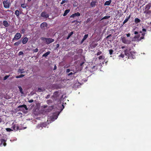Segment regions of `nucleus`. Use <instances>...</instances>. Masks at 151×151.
<instances>
[{"mask_svg":"<svg viewBox=\"0 0 151 151\" xmlns=\"http://www.w3.org/2000/svg\"><path fill=\"white\" fill-rule=\"evenodd\" d=\"M134 52H129V56L130 57H132V58H134L135 57L134 56Z\"/></svg>","mask_w":151,"mask_h":151,"instance_id":"obj_17","label":"nucleus"},{"mask_svg":"<svg viewBox=\"0 0 151 151\" xmlns=\"http://www.w3.org/2000/svg\"><path fill=\"white\" fill-rule=\"evenodd\" d=\"M6 130L7 132H10L11 131H13V130L10 128H7L6 129Z\"/></svg>","mask_w":151,"mask_h":151,"instance_id":"obj_37","label":"nucleus"},{"mask_svg":"<svg viewBox=\"0 0 151 151\" xmlns=\"http://www.w3.org/2000/svg\"><path fill=\"white\" fill-rule=\"evenodd\" d=\"M41 40L45 42V43L47 44H49L54 41V39L50 38H45L42 37L41 38Z\"/></svg>","mask_w":151,"mask_h":151,"instance_id":"obj_1","label":"nucleus"},{"mask_svg":"<svg viewBox=\"0 0 151 151\" xmlns=\"http://www.w3.org/2000/svg\"><path fill=\"white\" fill-rule=\"evenodd\" d=\"M142 31L143 32H146V29L145 28H143L142 29Z\"/></svg>","mask_w":151,"mask_h":151,"instance_id":"obj_57","label":"nucleus"},{"mask_svg":"<svg viewBox=\"0 0 151 151\" xmlns=\"http://www.w3.org/2000/svg\"><path fill=\"white\" fill-rule=\"evenodd\" d=\"M140 35L139 34L135 36L134 37V38L138 39L140 37Z\"/></svg>","mask_w":151,"mask_h":151,"instance_id":"obj_36","label":"nucleus"},{"mask_svg":"<svg viewBox=\"0 0 151 151\" xmlns=\"http://www.w3.org/2000/svg\"><path fill=\"white\" fill-rule=\"evenodd\" d=\"M88 35L86 34V35H85L84 36L83 39L85 40L87 39V38L88 37Z\"/></svg>","mask_w":151,"mask_h":151,"instance_id":"obj_38","label":"nucleus"},{"mask_svg":"<svg viewBox=\"0 0 151 151\" xmlns=\"http://www.w3.org/2000/svg\"><path fill=\"white\" fill-rule=\"evenodd\" d=\"M140 20L138 18H136L134 19V22L136 24H137L140 22Z\"/></svg>","mask_w":151,"mask_h":151,"instance_id":"obj_19","label":"nucleus"},{"mask_svg":"<svg viewBox=\"0 0 151 151\" xmlns=\"http://www.w3.org/2000/svg\"><path fill=\"white\" fill-rule=\"evenodd\" d=\"M18 72L20 73H25L23 69H19L18 71Z\"/></svg>","mask_w":151,"mask_h":151,"instance_id":"obj_21","label":"nucleus"},{"mask_svg":"<svg viewBox=\"0 0 151 151\" xmlns=\"http://www.w3.org/2000/svg\"><path fill=\"white\" fill-rule=\"evenodd\" d=\"M47 26V24L46 22H44L42 23L40 25L41 27L42 28H44L45 27H46Z\"/></svg>","mask_w":151,"mask_h":151,"instance_id":"obj_9","label":"nucleus"},{"mask_svg":"<svg viewBox=\"0 0 151 151\" xmlns=\"http://www.w3.org/2000/svg\"><path fill=\"white\" fill-rule=\"evenodd\" d=\"M138 32H137V31H135L134 32V34L135 35H137V34H138Z\"/></svg>","mask_w":151,"mask_h":151,"instance_id":"obj_59","label":"nucleus"},{"mask_svg":"<svg viewBox=\"0 0 151 151\" xmlns=\"http://www.w3.org/2000/svg\"><path fill=\"white\" fill-rule=\"evenodd\" d=\"M21 43V41H19L15 42L14 45L15 46H18Z\"/></svg>","mask_w":151,"mask_h":151,"instance_id":"obj_24","label":"nucleus"},{"mask_svg":"<svg viewBox=\"0 0 151 151\" xmlns=\"http://www.w3.org/2000/svg\"><path fill=\"white\" fill-rule=\"evenodd\" d=\"M122 42L126 44H129L130 41L125 37L122 38Z\"/></svg>","mask_w":151,"mask_h":151,"instance_id":"obj_5","label":"nucleus"},{"mask_svg":"<svg viewBox=\"0 0 151 151\" xmlns=\"http://www.w3.org/2000/svg\"><path fill=\"white\" fill-rule=\"evenodd\" d=\"M37 128H38L39 129H42V126H41V124H38L37 126Z\"/></svg>","mask_w":151,"mask_h":151,"instance_id":"obj_31","label":"nucleus"},{"mask_svg":"<svg viewBox=\"0 0 151 151\" xmlns=\"http://www.w3.org/2000/svg\"><path fill=\"white\" fill-rule=\"evenodd\" d=\"M47 106L46 105H44L43 106L44 108H47Z\"/></svg>","mask_w":151,"mask_h":151,"instance_id":"obj_55","label":"nucleus"},{"mask_svg":"<svg viewBox=\"0 0 151 151\" xmlns=\"http://www.w3.org/2000/svg\"><path fill=\"white\" fill-rule=\"evenodd\" d=\"M5 142V141L4 139H1L0 141V146L3 145L4 146H5L6 144Z\"/></svg>","mask_w":151,"mask_h":151,"instance_id":"obj_7","label":"nucleus"},{"mask_svg":"<svg viewBox=\"0 0 151 151\" xmlns=\"http://www.w3.org/2000/svg\"><path fill=\"white\" fill-rule=\"evenodd\" d=\"M110 36H111V35H109L107 36L106 37V38H108L110 37Z\"/></svg>","mask_w":151,"mask_h":151,"instance_id":"obj_64","label":"nucleus"},{"mask_svg":"<svg viewBox=\"0 0 151 151\" xmlns=\"http://www.w3.org/2000/svg\"><path fill=\"white\" fill-rule=\"evenodd\" d=\"M146 33L145 32H143L142 34V36H143L144 37V36L145 35Z\"/></svg>","mask_w":151,"mask_h":151,"instance_id":"obj_53","label":"nucleus"},{"mask_svg":"<svg viewBox=\"0 0 151 151\" xmlns=\"http://www.w3.org/2000/svg\"><path fill=\"white\" fill-rule=\"evenodd\" d=\"M150 6L149 5H147L145 6V9H150Z\"/></svg>","mask_w":151,"mask_h":151,"instance_id":"obj_39","label":"nucleus"},{"mask_svg":"<svg viewBox=\"0 0 151 151\" xmlns=\"http://www.w3.org/2000/svg\"><path fill=\"white\" fill-rule=\"evenodd\" d=\"M28 41V38L27 37H25L22 40V43L23 44H25Z\"/></svg>","mask_w":151,"mask_h":151,"instance_id":"obj_11","label":"nucleus"},{"mask_svg":"<svg viewBox=\"0 0 151 151\" xmlns=\"http://www.w3.org/2000/svg\"><path fill=\"white\" fill-rule=\"evenodd\" d=\"M10 76V75H7L5 76L3 78L4 80H6Z\"/></svg>","mask_w":151,"mask_h":151,"instance_id":"obj_34","label":"nucleus"},{"mask_svg":"<svg viewBox=\"0 0 151 151\" xmlns=\"http://www.w3.org/2000/svg\"><path fill=\"white\" fill-rule=\"evenodd\" d=\"M73 73L72 72H70V73H69L68 74V76H70V75H72V74H73Z\"/></svg>","mask_w":151,"mask_h":151,"instance_id":"obj_54","label":"nucleus"},{"mask_svg":"<svg viewBox=\"0 0 151 151\" xmlns=\"http://www.w3.org/2000/svg\"><path fill=\"white\" fill-rule=\"evenodd\" d=\"M24 75L21 74L17 76H16V78H22V77H24Z\"/></svg>","mask_w":151,"mask_h":151,"instance_id":"obj_28","label":"nucleus"},{"mask_svg":"<svg viewBox=\"0 0 151 151\" xmlns=\"http://www.w3.org/2000/svg\"><path fill=\"white\" fill-rule=\"evenodd\" d=\"M67 1H66V0H62V2L60 3V4H63L65 3V2H66L67 1Z\"/></svg>","mask_w":151,"mask_h":151,"instance_id":"obj_41","label":"nucleus"},{"mask_svg":"<svg viewBox=\"0 0 151 151\" xmlns=\"http://www.w3.org/2000/svg\"><path fill=\"white\" fill-rule=\"evenodd\" d=\"M3 3L4 5V7L6 9L9 8L11 4L10 1L8 0L4 1L3 2Z\"/></svg>","mask_w":151,"mask_h":151,"instance_id":"obj_2","label":"nucleus"},{"mask_svg":"<svg viewBox=\"0 0 151 151\" xmlns=\"http://www.w3.org/2000/svg\"><path fill=\"white\" fill-rule=\"evenodd\" d=\"M3 24L5 27H7L9 26V24L6 20H4L3 22Z\"/></svg>","mask_w":151,"mask_h":151,"instance_id":"obj_13","label":"nucleus"},{"mask_svg":"<svg viewBox=\"0 0 151 151\" xmlns=\"http://www.w3.org/2000/svg\"><path fill=\"white\" fill-rule=\"evenodd\" d=\"M21 35L19 33H17L14 36L13 40H17L21 38Z\"/></svg>","mask_w":151,"mask_h":151,"instance_id":"obj_3","label":"nucleus"},{"mask_svg":"<svg viewBox=\"0 0 151 151\" xmlns=\"http://www.w3.org/2000/svg\"><path fill=\"white\" fill-rule=\"evenodd\" d=\"M50 95H47V96L45 97L46 99H48L50 98Z\"/></svg>","mask_w":151,"mask_h":151,"instance_id":"obj_52","label":"nucleus"},{"mask_svg":"<svg viewBox=\"0 0 151 151\" xmlns=\"http://www.w3.org/2000/svg\"><path fill=\"white\" fill-rule=\"evenodd\" d=\"M90 21V18H88L86 21V22L87 23L88 22H89Z\"/></svg>","mask_w":151,"mask_h":151,"instance_id":"obj_49","label":"nucleus"},{"mask_svg":"<svg viewBox=\"0 0 151 151\" xmlns=\"http://www.w3.org/2000/svg\"><path fill=\"white\" fill-rule=\"evenodd\" d=\"M59 46H60L59 44H57L56 48L57 49L59 47Z\"/></svg>","mask_w":151,"mask_h":151,"instance_id":"obj_51","label":"nucleus"},{"mask_svg":"<svg viewBox=\"0 0 151 151\" xmlns=\"http://www.w3.org/2000/svg\"><path fill=\"white\" fill-rule=\"evenodd\" d=\"M80 15V13L79 12H77L72 14L70 16V17L73 18L76 16H79Z\"/></svg>","mask_w":151,"mask_h":151,"instance_id":"obj_8","label":"nucleus"},{"mask_svg":"<svg viewBox=\"0 0 151 151\" xmlns=\"http://www.w3.org/2000/svg\"><path fill=\"white\" fill-rule=\"evenodd\" d=\"M144 37L142 36V37H140L139 39V41H140L142 39H144Z\"/></svg>","mask_w":151,"mask_h":151,"instance_id":"obj_46","label":"nucleus"},{"mask_svg":"<svg viewBox=\"0 0 151 151\" xmlns=\"http://www.w3.org/2000/svg\"><path fill=\"white\" fill-rule=\"evenodd\" d=\"M51 101H52L51 100H49L47 101V103H48L50 102H51Z\"/></svg>","mask_w":151,"mask_h":151,"instance_id":"obj_62","label":"nucleus"},{"mask_svg":"<svg viewBox=\"0 0 151 151\" xmlns=\"http://www.w3.org/2000/svg\"><path fill=\"white\" fill-rule=\"evenodd\" d=\"M124 54L125 55L130 57L129 50L128 49H126L124 50Z\"/></svg>","mask_w":151,"mask_h":151,"instance_id":"obj_10","label":"nucleus"},{"mask_svg":"<svg viewBox=\"0 0 151 151\" xmlns=\"http://www.w3.org/2000/svg\"><path fill=\"white\" fill-rule=\"evenodd\" d=\"M97 1H92L90 3V6L91 7H94L97 3Z\"/></svg>","mask_w":151,"mask_h":151,"instance_id":"obj_6","label":"nucleus"},{"mask_svg":"<svg viewBox=\"0 0 151 151\" xmlns=\"http://www.w3.org/2000/svg\"><path fill=\"white\" fill-rule=\"evenodd\" d=\"M131 15H129L128 17H127V18L125 19V20L123 22V24L122 26L124 24L126 23L129 20V19L130 18Z\"/></svg>","mask_w":151,"mask_h":151,"instance_id":"obj_12","label":"nucleus"},{"mask_svg":"<svg viewBox=\"0 0 151 151\" xmlns=\"http://www.w3.org/2000/svg\"><path fill=\"white\" fill-rule=\"evenodd\" d=\"M38 49L37 48L35 49H34L33 50V51L34 52H36L38 51Z\"/></svg>","mask_w":151,"mask_h":151,"instance_id":"obj_40","label":"nucleus"},{"mask_svg":"<svg viewBox=\"0 0 151 151\" xmlns=\"http://www.w3.org/2000/svg\"><path fill=\"white\" fill-rule=\"evenodd\" d=\"M85 40L83 38L81 41V43H82Z\"/></svg>","mask_w":151,"mask_h":151,"instance_id":"obj_60","label":"nucleus"},{"mask_svg":"<svg viewBox=\"0 0 151 151\" xmlns=\"http://www.w3.org/2000/svg\"><path fill=\"white\" fill-rule=\"evenodd\" d=\"M45 90V89L44 88H38L37 91L40 92H43Z\"/></svg>","mask_w":151,"mask_h":151,"instance_id":"obj_23","label":"nucleus"},{"mask_svg":"<svg viewBox=\"0 0 151 151\" xmlns=\"http://www.w3.org/2000/svg\"><path fill=\"white\" fill-rule=\"evenodd\" d=\"M57 69V67L56 65H55L54 67L53 70H55Z\"/></svg>","mask_w":151,"mask_h":151,"instance_id":"obj_61","label":"nucleus"},{"mask_svg":"<svg viewBox=\"0 0 151 151\" xmlns=\"http://www.w3.org/2000/svg\"><path fill=\"white\" fill-rule=\"evenodd\" d=\"M15 14L17 16V17H18L19 15V12L18 10H17L15 11Z\"/></svg>","mask_w":151,"mask_h":151,"instance_id":"obj_22","label":"nucleus"},{"mask_svg":"<svg viewBox=\"0 0 151 151\" xmlns=\"http://www.w3.org/2000/svg\"><path fill=\"white\" fill-rule=\"evenodd\" d=\"M130 34L129 33H128L127 34V36L128 37H130Z\"/></svg>","mask_w":151,"mask_h":151,"instance_id":"obj_58","label":"nucleus"},{"mask_svg":"<svg viewBox=\"0 0 151 151\" xmlns=\"http://www.w3.org/2000/svg\"><path fill=\"white\" fill-rule=\"evenodd\" d=\"M41 16L42 17L45 18H48L49 17V14L45 12H42L41 14Z\"/></svg>","mask_w":151,"mask_h":151,"instance_id":"obj_4","label":"nucleus"},{"mask_svg":"<svg viewBox=\"0 0 151 151\" xmlns=\"http://www.w3.org/2000/svg\"><path fill=\"white\" fill-rule=\"evenodd\" d=\"M84 63L83 62H82V63H81L80 64V65L81 66H82L83 65V64Z\"/></svg>","mask_w":151,"mask_h":151,"instance_id":"obj_63","label":"nucleus"},{"mask_svg":"<svg viewBox=\"0 0 151 151\" xmlns=\"http://www.w3.org/2000/svg\"><path fill=\"white\" fill-rule=\"evenodd\" d=\"M70 71V69H67L66 71V72L68 73Z\"/></svg>","mask_w":151,"mask_h":151,"instance_id":"obj_56","label":"nucleus"},{"mask_svg":"<svg viewBox=\"0 0 151 151\" xmlns=\"http://www.w3.org/2000/svg\"><path fill=\"white\" fill-rule=\"evenodd\" d=\"M70 11V10L69 9H66L64 13L63 14V16H66L67 14Z\"/></svg>","mask_w":151,"mask_h":151,"instance_id":"obj_18","label":"nucleus"},{"mask_svg":"<svg viewBox=\"0 0 151 151\" xmlns=\"http://www.w3.org/2000/svg\"><path fill=\"white\" fill-rule=\"evenodd\" d=\"M25 29L24 28L22 29L21 31V32L22 34H24L25 33Z\"/></svg>","mask_w":151,"mask_h":151,"instance_id":"obj_42","label":"nucleus"},{"mask_svg":"<svg viewBox=\"0 0 151 151\" xmlns=\"http://www.w3.org/2000/svg\"><path fill=\"white\" fill-rule=\"evenodd\" d=\"M111 2V0H109V1H106L104 3V5L105 6H109Z\"/></svg>","mask_w":151,"mask_h":151,"instance_id":"obj_16","label":"nucleus"},{"mask_svg":"<svg viewBox=\"0 0 151 151\" xmlns=\"http://www.w3.org/2000/svg\"><path fill=\"white\" fill-rule=\"evenodd\" d=\"M73 32H71L69 34L68 36L66 38L67 39H68L70 36L73 34Z\"/></svg>","mask_w":151,"mask_h":151,"instance_id":"obj_25","label":"nucleus"},{"mask_svg":"<svg viewBox=\"0 0 151 151\" xmlns=\"http://www.w3.org/2000/svg\"><path fill=\"white\" fill-rule=\"evenodd\" d=\"M58 118V116L56 115H53L51 116V119L52 121H54Z\"/></svg>","mask_w":151,"mask_h":151,"instance_id":"obj_14","label":"nucleus"},{"mask_svg":"<svg viewBox=\"0 0 151 151\" xmlns=\"http://www.w3.org/2000/svg\"><path fill=\"white\" fill-rule=\"evenodd\" d=\"M19 127L18 125H17V126H16V130H19Z\"/></svg>","mask_w":151,"mask_h":151,"instance_id":"obj_48","label":"nucleus"},{"mask_svg":"<svg viewBox=\"0 0 151 151\" xmlns=\"http://www.w3.org/2000/svg\"><path fill=\"white\" fill-rule=\"evenodd\" d=\"M110 17V16H105V17H104L101 19V20H103V19H109Z\"/></svg>","mask_w":151,"mask_h":151,"instance_id":"obj_30","label":"nucleus"},{"mask_svg":"<svg viewBox=\"0 0 151 151\" xmlns=\"http://www.w3.org/2000/svg\"><path fill=\"white\" fill-rule=\"evenodd\" d=\"M102 54V52L101 51H99L96 54V55L97 56L100 55Z\"/></svg>","mask_w":151,"mask_h":151,"instance_id":"obj_44","label":"nucleus"},{"mask_svg":"<svg viewBox=\"0 0 151 151\" xmlns=\"http://www.w3.org/2000/svg\"><path fill=\"white\" fill-rule=\"evenodd\" d=\"M109 54L110 55H111L113 54L114 51L112 49L109 50Z\"/></svg>","mask_w":151,"mask_h":151,"instance_id":"obj_32","label":"nucleus"},{"mask_svg":"<svg viewBox=\"0 0 151 151\" xmlns=\"http://www.w3.org/2000/svg\"><path fill=\"white\" fill-rule=\"evenodd\" d=\"M16 125L15 124H14V123H13L12 124V128L13 129L12 130H16Z\"/></svg>","mask_w":151,"mask_h":151,"instance_id":"obj_26","label":"nucleus"},{"mask_svg":"<svg viewBox=\"0 0 151 151\" xmlns=\"http://www.w3.org/2000/svg\"><path fill=\"white\" fill-rule=\"evenodd\" d=\"M21 7L23 8H26L27 7L26 4H22Z\"/></svg>","mask_w":151,"mask_h":151,"instance_id":"obj_33","label":"nucleus"},{"mask_svg":"<svg viewBox=\"0 0 151 151\" xmlns=\"http://www.w3.org/2000/svg\"><path fill=\"white\" fill-rule=\"evenodd\" d=\"M34 101L33 100V99H31L29 100L28 101V102L29 103H32Z\"/></svg>","mask_w":151,"mask_h":151,"instance_id":"obj_50","label":"nucleus"},{"mask_svg":"<svg viewBox=\"0 0 151 151\" xmlns=\"http://www.w3.org/2000/svg\"><path fill=\"white\" fill-rule=\"evenodd\" d=\"M41 126H42V127H45L47 125V124L45 122H43L41 123Z\"/></svg>","mask_w":151,"mask_h":151,"instance_id":"obj_29","label":"nucleus"},{"mask_svg":"<svg viewBox=\"0 0 151 151\" xmlns=\"http://www.w3.org/2000/svg\"><path fill=\"white\" fill-rule=\"evenodd\" d=\"M124 55L123 54H121L119 55V57H121L122 58H123L124 57Z\"/></svg>","mask_w":151,"mask_h":151,"instance_id":"obj_45","label":"nucleus"},{"mask_svg":"<svg viewBox=\"0 0 151 151\" xmlns=\"http://www.w3.org/2000/svg\"><path fill=\"white\" fill-rule=\"evenodd\" d=\"M22 107L24 108L26 110H27L28 109L26 105L25 104H23L22 105H19L18 106V108H20Z\"/></svg>","mask_w":151,"mask_h":151,"instance_id":"obj_15","label":"nucleus"},{"mask_svg":"<svg viewBox=\"0 0 151 151\" xmlns=\"http://www.w3.org/2000/svg\"><path fill=\"white\" fill-rule=\"evenodd\" d=\"M92 71H94L96 70V67L95 66H93L92 68Z\"/></svg>","mask_w":151,"mask_h":151,"instance_id":"obj_43","label":"nucleus"},{"mask_svg":"<svg viewBox=\"0 0 151 151\" xmlns=\"http://www.w3.org/2000/svg\"><path fill=\"white\" fill-rule=\"evenodd\" d=\"M18 88L19 89L20 93L22 94H23V89L20 86H18Z\"/></svg>","mask_w":151,"mask_h":151,"instance_id":"obj_27","label":"nucleus"},{"mask_svg":"<svg viewBox=\"0 0 151 151\" xmlns=\"http://www.w3.org/2000/svg\"><path fill=\"white\" fill-rule=\"evenodd\" d=\"M104 57H105L104 56L101 55L98 57V58L99 60H100L102 59H104Z\"/></svg>","mask_w":151,"mask_h":151,"instance_id":"obj_35","label":"nucleus"},{"mask_svg":"<svg viewBox=\"0 0 151 151\" xmlns=\"http://www.w3.org/2000/svg\"><path fill=\"white\" fill-rule=\"evenodd\" d=\"M23 54V53L22 51H20L19 53V55H22Z\"/></svg>","mask_w":151,"mask_h":151,"instance_id":"obj_47","label":"nucleus"},{"mask_svg":"<svg viewBox=\"0 0 151 151\" xmlns=\"http://www.w3.org/2000/svg\"><path fill=\"white\" fill-rule=\"evenodd\" d=\"M50 53V51H48V52H46L44 54L42 55L43 57H46L47 56H48Z\"/></svg>","mask_w":151,"mask_h":151,"instance_id":"obj_20","label":"nucleus"}]
</instances>
